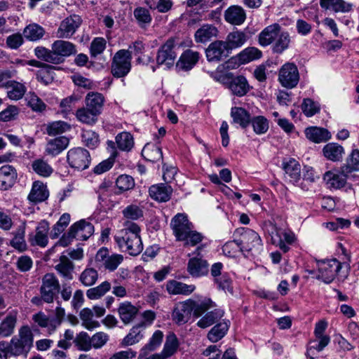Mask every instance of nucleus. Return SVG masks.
<instances>
[{
    "label": "nucleus",
    "mask_w": 359,
    "mask_h": 359,
    "mask_svg": "<svg viewBox=\"0 0 359 359\" xmlns=\"http://www.w3.org/2000/svg\"><path fill=\"white\" fill-rule=\"evenodd\" d=\"M123 229L117 231L114 240L118 248L129 255L135 256L143 250V245L140 238V227L132 221L123 222Z\"/></svg>",
    "instance_id": "nucleus-1"
},
{
    "label": "nucleus",
    "mask_w": 359,
    "mask_h": 359,
    "mask_svg": "<svg viewBox=\"0 0 359 359\" xmlns=\"http://www.w3.org/2000/svg\"><path fill=\"white\" fill-rule=\"evenodd\" d=\"M173 234L178 241H183L185 245L194 246L202 241L203 235L194 229L192 223L187 215L177 214L170 222Z\"/></svg>",
    "instance_id": "nucleus-2"
},
{
    "label": "nucleus",
    "mask_w": 359,
    "mask_h": 359,
    "mask_svg": "<svg viewBox=\"0 0 359 359\" xmlns=\"http://www.w3.org/2000/svg\"><path fill=\"white\" fill-rule=\"evenodd\" d=\"M233 237L240 245L241 253L244 256H254L262 250V241L259 235L248 228H238L233 233Z\"/></svg>",
    "instance_id": "nucleus-3"
},
{
    "label": "nucleus",
    "mask_w": 359,
    "mask_h": 359,
    "mask_svg": "<svg viewBox=\"0 0 359 359\" xmlns=\"http://www.w3.org/2000/svg\"><path fill=\"white\" fill-rule=\"evenodd\" d=\"M34 343V334L28 325L21 326L18 334L12 337L8 344L10 354L18 356L27 355Z\"/></svg>",
    "instance_id": "nucleus-4"
},
{
    "label": "nucleus",
    "mask_w": 359,
    "mask_h": 359,
    "mask_svg": "<svg viewBox=\"0 0 359 359\" xmlns=\"http://www.w3.org/2000/svg\"><path fill=\"white\" fill-rule=\"evenodd\" d=\"M93 225L89 222L81 219L70 226L68 233L62 236L56 243L55 247L58 245L66 247L71 243L74 238L86 241L93 235Z\"/></svg>",
    "instance_id": "nucleus-5"
},
{
    "label": "nucleus",
    "mask_w": 359,
    "mask_h": 359,
    "mask_svg": "<svg viewBox=\"0 0 359 359\" xmlns=\"http://www.w3.org/2000/svg\"><path fill=\"white\" fill-rule=\"evenodd\" d=\"M316 278L326 284L332 283L341 269V263L336 259H323L316 262Z\"/></svg>",
    "instance_id": "nucleus-6"
},
{
    "label": "nucleus",
    "mask_w": 359,
    "mask_h": 359,
    "mask_svg": "<svg viewBox=\"0 0 359 359\" xmlns=\"http://www.w3.org/2000/svg\"><path fill=\"white\" fill-rule=\"evenodd\" d=\"M131 51L122 49L116 52L113 57L111 72L116 78L126 76L131 69Z\"/></svg>",
    "instance_id": "nucleus-7"
},
{
    "label": "nucleus",
    "mask_w": 359,
    "mask_h": 359,
    "mask_svg": "<svg viewBox=\"0 0 359 359\" xmlns=\"http://www.w3.org/2000/svg\"><path fill=\"white\" fill-rule=\"evenodd\" d=\"M176 46L175 39H168L159 48L156 62L158 65H164L166 68L172 67L175 64L177 53L175 50Z\"/></svg>",
    "instance_id": "nucleus-8"
},
{
    "label": "nucleus",
    "mask_w": 359,
    "mask_h": 359,
    "mask_svg": "<svg viewBox=\"0 0 359 359\" xmlns=\"http://www.w3.org/2000/svg\"><path fill=\"white\" fill-rule=\"evenodd\" d=\"M67 159L69 165L79 170H83L89 167L90 156L89 152L81 147L74 148L68 151Z\"/></svg>",
    "instance_id": "nucleus-9"
},
{
    "label": "nucleus",
    "mask_w": 359,
    "mask_h": 359,
    "mask_svg": "<svg viewBox=\"0 0 359 359\" xmlns=\"http://www.w3.org/2000/svg\"><path fill=\"white\" fill-rule=\"evenodd\" d=\"M349 173L343 171V165L325 172L323 180L330 189H339L345 187Z\"/></svg>",
    "instance_id": "nucleus-10"
},
{
    "label": "nucleus",
    "mask_w": 359,
    "mask_h": 359,
    "mask_svg": "<svg viewBox=\"0 0 359 359\" xmlns=\"http://www.w3.org/2000/svg\"><path fill=\"white\" fill-rule=\"evenodd\" d=\"M299 80V71L293 63H285L279 70L278 81L286 88H294Z\"/></svg>",
    "instance_id": "nucleus-11"
},
{
    "label": "nucleus",
    "mask_w": 359,
    "mask_h": 359,
    "mask_svg": "<svg viewBox=\"0 0 359 359\" xmlns=\"http://www.w3.org/2000/svg\"><path fill=\"white\" fill-rule=\"evenodd\" d=\"M60 284L57 278L53 273L46 274L42 279L41 287V299L46 303H51L59 292Z\"/></svg>",
    "instance_id": "nucleus-12"
},
{
    "label": "nucleus",
    "mask_w": 359,
    "mask_h": 359,
    "mask_svg": "<svg viewBox=\"0 0 359 359\" xmlns=\"http://www.w3.org/2000/svg\"><path fill=\"white\" fill-rule=\"evenodd\" d=\"M95 261L97 263H102V266L106 270L114 271L123 262V256L116 253L109 255L107 248H102L96 253Z\"/></svg>",
    "instance_id": "nucleus-13"
},
{
    "label": "nucleus",
    "mask_w": 359,
    "mask_h": 359,
    "mask_svg": "<svg viewBox=\"0 0 359 359\" xmlns=\"http://www.w3.org/2000/svg\"><path fill=\"white\" fill-rule=\"evenodd\" d=\"M82 20L79 15H72L64 19L57 30V37L69 39L81 25Z\"/></svg>",
    "instance_id": "nucleus-14"
},
{
    "label": "nucleus",
    "mask_w": 359,
    "mask_h": 359,
    "mask_svg": "<svg viewBox=\"0 0 359 359\" xmlns=\"http://www.w3.org/2000/svg\"><path fill=\"white\" fill-rule=\"evenodd\" d=\"M54 57H55V64L62 62L63 57H69L76 53V46L72 43L64 41L57 40L51 46Z\"/></svg>",
    "instance_id": "nucleus-15"
},
{
    "label": "nucleus",
    "mask_w": 359,
    "mask_h": 359,
    "mask_svg": "<svg viewBox=\"0 0 359 359\" xmlns=\"http://www.w3.org/2000/svg\"><path fill=\"white\" fill-rule=\"evenodd\" d=\"M225 84L233 95L239 97L245 95L250 90V86L247 79L243 76L235 77H226Z\"/></svg>",
    "instance_id": "nucleus-16"
},
{
    "label": "nucleus",
    "mask_w": 359,
    "mask_h": 359,
    "mask_svg": "<svg viewBox=\"0 0 359 359\" xmlns=\"http://www.w3.org/2000/svg\"><path fill=\"white\" fill-rule=\"evenodd\" d=\"M187 302L190 309H191V313L196 318L215 306V303L208 297H201L189 299Z\"/></svg>",
    "instance_id": "nucleus-17"
},
{
    "label": "nucleus",
    "mask_w": 359,
    "mask_h": 359,
    "mask_svg": "<svg viewBox=\"0 0 359 359\" xmlns=\"http://www.w3.org/2000/svg\"><path fill=\"white\" fill-rule=\"evenodd\" d=\"M48 231L49 224L45 220L41 221L36 229V233L29 235V240L31 245L46 247L48 241Z\"/></svg>",
    "instance_id": "nucleus-18"
},
{
    "label": "nucleus",
    "mask_w": 359,
    "mask_h": 359,
    "mask_svg": "<svg viewBox=\"0 0 359 359\" xmlns=\"http://www.w3.org/2000/svg\"><path fill=\"white\" fill-rule=\"evenodd\" d=\"M271 240L283 252H287L290 250L289 245L294 243L296 238L292 231L279 229L271 236Z\"/></svg>",
    "instance_id": "nucleus-19"
},
{
    "label": "nucleus",
    "mask_w": 359,
    "mask_h": 359,
    "mask_svg": "<svg viewBox=\"0 0 359 359\" xmlns=\"http://www.w3.org/2000/svg\"><path fill=\"white\" fill-rule=\"evenodd\" d=\"M18 173L15 168L8 164L0 168V186L4 190L11 188L15 183Z\"/></svg>",
    "instance_id": "nucleus-20"
},
{
    "label": "nucleus",
    "mask_w": 359,
    "mask_h": 359,
    "mask_svg": "<svg viewBox=\"0 0 359 359\" xmlns=\"http://www.w3.org/2000/svg\"><path fill=\"white\" fill-rule=\"evenodd\" d=\"M228 50L226 42L216 41L211 43L206 49L207 59L208 61H219L227 55Z\"/></svg>",
    "instance_id": "nucleus-21"
},
{
    "label": "nucleus",
    "mask_w": 359,
    "mask_h": 359,
    "mask_svg": "<svg viewBox=\"0 0 359 359\" xmlns=\"http://www.w3.org/2000/svg\"><path fill=\"white\" fill-rule=\"evenodd\" d=\"M224 18L225 21L231 25H241L246 20V13L241 6L233 5L224 11Z\"/></svg>",
    "instance_id": "nucleus-22"
},
{
    "label": "nucleus",
    "mask_w": 359,
    "mask_h": 359,
    "mask_svg": "<svg viewBox=\"0 0 359 359\" xmlns=\"http://www.w3.org/2000/svg\"><path fill=\"white\" fill-rule=\"evenodd\" d=\"M327 325L325 319L316 324V351H322L330 343V337L325 332Z\"/></svg>",
    "instance_id": "nucleus-23"
},
{
    "label": "nucleus",
    "mask_w": 359,
    "mask_h": 359,
    "mask_svg": "<svg viewBox=\"0 0 359 359\" xmlns=\"http://www.w3.org/2000/svg\"><path fill=\"white\" fill-rule=\"evenodd\" d=\"M323 156L332 162H341L345 154L344 148L338 143L330 142L326 144L322 150Z\"/></svg>",
    "instance_id": "nucleus-24"
},
{
    "label": "nucleus",
    "mask_w": 359,
    "mask_h": 359,
    "mask_svg": "<svg viewBox=\"0 0 359 359\" xmlns=\"http://www.w3.org/2000/svg\"><path fill=\"white\" fill-rule=\"evenodd\" d=\"M18 311L12 310L0 323V337H8L14 332L17 321Z\"/></svg>",
    "instance_id": "nucleus-25"
},
{
    "label": "nucleus",
    "mask_w": 359,
    "mask_h": 359,
    "mask_svg": "<svg viewBox=\"0 0 359 359\" xmlns=\"http://www.w3.org/2000/svg\"><path fill=\"white\" fill-rule=\"evenodd\" d=\"M149 193L152 199L158 202H166L170 198L172 189L165 184H157L150 187Z\"/></svg>",
    "instance_id": "nucleus-26"
},
{
    "label": "nucleus",
    "mask_w": 359,
    "mask_h": 359,
    "mask_svg": "<svg viewBox=\"0 0 359 359\" xmlns=\"http://www.w3.org/2000/svg\"><path fill=\"white\" fill-rule=\"evenodd\" d=\"M199 58L198 52L188 49L180 55L177 62V67L182 70H190L196 65Z\"/></svg>",
    "instance_id": "nucleus-27"
},
{
    "label": "nucleus",
    "mask_w": 359,
    "mask_h": 359,
    "mask_svg": "<svg viewBox=\"0 0 359 359\" xmlns=\"http://www.w3.org/2000/svg\"><path fill=\"white\" fill-rule=\"evenodd\" d=\"M84 102L85 106L98 115H100L103 109L105 99L102 93L91 91L87 93Z\"/></svg>",
    "instance_id": "nucleus-28"
},
{
    "label": "nucleus",
    "mask_w": 359,
    "mask_h": 359,
    "mask_svg": "<svg viewBox=\"0 0 359 359\" xmlns=\"http://www.w3.org/2000/svg\"><path fill=\"white\" fill-rule=\"evenodd\" d=\"M48 196L49 192L46 185L38 180L33 182L27 198L31 202L40 203L46 200Z\"/></svg>",
    "instance_id": "nucleus-29"
},
{
    "label": "nucleus",
    "mask_w": 359,
    "mask_h": 359,
    "mask_svg": "<svg viewBox=\"0 0 359 359\" xmlns=\"http://www.w3.org/2000/svg\"><path fill=\"white\" fill-rule=\"evenodd\" d=\"M187 270L191 276L201 277L208 274V264L201 258L194 257L189 260Z\"/></svg>",
    "instance_id": "nucleus-30"
},
{
    "label": "nucleus",
    "mask_w": 359,
    "mask_h": 359,
    "mask_svg": "<svg viewBox=\"0 0 359 359\" xmlns=\"http://www.w3.org/2000/svg\"><path fill=\"white\" fill-rule=\"evenodd\" d=\"M138 311L137 307L128 301L121 303L118 308L119 318L125 325L130 323L135 318Z\"/></svg>",
    "instance_id": "nucleus-31"
},
{
    "label": "nucleus",
    "mask_w": 359,
    "mask_h": 359,
    "mask_svg": "<svg viewBox=\"0 0 359 359\" xmlns=\"http://www.w3.org/2000/svg\"><path fill=\"white\" fill-rule=\"evenodd\" d=\"M191 314L187 300L179 302L175 306L172 312V320L177 324L181 325L187 323Z\"/></svg>",
    "instance_id": "nucleus-32"
},
{
    "label": "nucleus",
    "mask_w": 359,
    "mask_h": 359,
    "mask_svg": "<svg viewBox=\"0 0 359 359\" xmlns=\"http://www.w3.org/2000/svg\"><path fill=\"white\" fill-rule=\"evenodd\" d=\"M280 26L273 24L265 27L259 34V43L262 46H267L275 41L280 32Z\"/></svg>",
    "instance_id": "nucleus-33"
},
{
    "label": "nucleus",
    "mask_w": 359,
    "mask_h": 359,
    "mask_svg": "<svg viewBox=\"0 0 359 359\" xmlns=\"http://www.w3.org/2000/svg\"><path fill=\"white\" fill-rule=\"evenodd\" d=\"M7 97L11 100H19L25 95L27 88L20 82L15 81H9L6 83Z\"/></svg>",
    "instance_id": "nucleus-34"
},
{
    "label": "nucleus",
    "mask_w": 359,
    "mask_h": 359,
    "mask_svg": "<svg viewBox=\"0 0 359 359\" xmlns=\"http://www.w3.org/2000/svg\"><path fill=\"white\" fill-rule=\"evenodd\" d=\"M195 288L194 285H187L175 280H168L166 283V290L170 294L188 295L192 293Z\"/></svg>",
    "instance_id": "nucleus-35"
},
{
    "label": "nucleus",
    "mask_w": 359,
    "mask_h": 359,
    "mask_svg": "<svg viewBox=\"0 0 359 359\" xmlns=\"http://www.w3.org/2000/svg\"><path fill=\"white\" fill-rule=\"evenodd\" d=\"M69 139L61 136L48 141L46 147V152L51 156H56L65 150L69 145Z\"/></svg>",
    "instance_id": "nucleus-36"
},
{
    "label": "nucleus",
    "mask_w": 359,
    "mask_h": 359,
    "mask_svg": "<svg viewBox=\"0 0 359 359\" xmlns=\"http://www.w3.org/2000/svg\"><path fill=\"white\" fill-rule=\"evenodd\" d=\"M74 268V264L65 255H62L60 257L59 263L55 267L57 273L68 280L73 279Z\"/></svg>",
    "instance_id": "nucleus-37"
},
{
    "label": "nucleus",
    "mask_w": 359,
    "mask_h": 359,
    "mask_svg": "<svg viewBox=\"0 0 359 359\" xmlns=\"http://www.w3.org/2000/svg\"><path fill=\"white\" fill-rule=\"evenodd\" d=\"M231 117L233 123L238 124L241 128H247L250 123L251 116L250 113L242 107H233L231 109Z\"/></svg>",
    "instance_id": "nucleus-38"
},
{
    "label": "nucleus",
    "mask_w": 359,
    "mask_h": 359,
    "mask_svg": "<svg viewBox=\"0 0 359 359\" xmlns=\"http://www.w3.org/2000/svg\"><path fill=\"white\" fill-rule=\"evenodd\" d=\"M283 168L285 174L290 177V182H297L301 175V167L299 163L294 158L283 163Z\"/></svg>",
    "instance_id": "nucleus-39"
},
{
    "label": "nucleus",
    "mask_w": 359,
    "mask_h": 359,
    "mask_svg": "<svg viewBox=\"0 0 359 359\" xmlns=\"http://www.w3.org/2000/svg\"><path fill=\"white\" fill-rule=\"evenodd\" d=\"M217 29L212 25H204L195 33L194 38L197 43H205L217 34Z\"/></svg>",
    "instance_id": "nucleus-40"
},
{
    "label": "nucleus",
    "mask_w": 359,
    "mask_h": 359,
    "mask_svg": "<svg viewBox=\"0 0 359 359\" xmlns=\"http://www.w3.org/2000/svg\"><path fill=\"white\" fill-rule=\"evenodd\" d=\"M144 338V330L140 325H134L129 331L128 334L121 340L122 346H130L137 344Z\"/></svg>",
    "instance_id": "nucleus-41"
},
{
    "label": "nucleus",
    "mask_w": 359,
    "mask_h": 359,
    "mask_svg": "<svg viewBox=\"0 0 359 359\" xmlns=\"http://www.w3.org/2000/svg\"><path fill=\"white\" fill-rule=\"evenodd\" d=\"M224 311L221 309H215L213 311L208 312L197 323V325L201 328H206L217 323L224 316Z\"/></svg>",
    "instance_id": "nucleus-42"
},
{
    "label": "nucleus",
    "mask_w": 359,
    "mask_h": 359,
    "mask_svg": "<svg viewBox=\"0 0 359 359\" xmlns=\"http://www.w3.org/2000/svg\"><path fill=\"white\" fill-rule=\"evenodd\" d=\"M229 327V321L223 320L215 325L208 332V339L211 342H217L223 338Z\"/></svg>",
    "instance_id": "nucleus-43"
},
{
    "label": "nucleus",
    "mask_w": 359,
    "mask_h": 359,
    "mask_svg": "<svg viewBox=\"0 0 359 359\" xmlns=\"http://www.w3.org/2000/svg\"><path fill=\"white\" fill-rule=\"evenodd\" d=\"M98 115L86 106L79 108L76 111V117L77 120L87 125H94L97 121Z\"/></svg>",
    "instance_id": "nucleus-44"
},
{
    "label": "nucleus",
    "mask_w": 359,
    "mask_h": 359,
    "mask_svg": "<svg viewBox=\"0 0 359 359\" xmlns=\"http://www.w3.org/2000/svg\"><path fill=\"white\" fill-rule=\"evenodd\" d=\"M142 156L149 161L157 162L163 158L161 149L152 143H147L142 151Z\"/></svg>",
    "instance_id": "nucleus-45"
},
{
    "label": "nucleus",
    "mask_w": 359,
    "mask_h": 359,
    "mask_svg": "<svg viewBox=\"0 0 359 359\" xmlns=\"http://www.w3.org/2000/svg\"><path fill=\"white\" fill-rule=\"evenodd\" d=\"M31 165L33 171L42 177H48L53 172L52 166L43 158L34 160Z\"/></svg>",
    "instance_id": "nucleus-46"
},
{
    "label": "nucleus",
    "mask_w": 359,
    "mask_h": 359,
    "mask_svg": "<svg viewBox=\"0 0 359 359\" xmlns=\"http://www.w3.org/2000/svg\"><path fill=\"white\" fill-rule=\"evenodd\" d=\"M179 342L177 337L174 334H170L167 336L163 348L161 353H158L162 359H165L172 356L177 350Z\"/></svg>",
    "instance_id": "nucleus-47"
},
{
    "label": "nucleus",
    "mask_w": 359,
    "mask_h": 359,
    "mask_svg": "<svg viewBox=\"0 0 359 359\" xmlns=\"http://www.w3.org/2000/svg\"><path fill=\"white\" fill-rule=\"evenodd\" d=\"M98 271L93 267H86L79 275V280L85 287L94 285L98 280Z\"/></svg>",
    "instance_id": "nucleus-48"
},
{
    "label": "nucleus",
    "mask_w": 359,
    "mask_h": 359,
    "mask_svg": "<svg viewBox=\"0 0 359 359\" xmlns=\"http://www.w3.org/2000/svg\"><path fill=\"white\" fill-rule=\"evenodd\" d=\"M111 288V283L107 281H103L96 287H91L86 291V296L90 300H95L103 297Z\"/></svg>",
    "instance_id": "nucleus-49"
},
{
    "label": "nucleus",
    "mask_w": 359,
    "mask_h": 359,
    "mask_svg": "<svg viewBox=\"0 0 359 359\" xmlns=\"http://www.w3.org/2000/svg\"><path fill=\"white\" fill-rule=\"evenodd\" d=\"M45 34L44 29L36 23L27 25L23 31L25 37L29 41H35L41 39Z\"/></svg>",
    "instance_id": "nucleus-50"
},
{
    "label": "nucleus",
    "mask_w": 359,
    "mask_h": 359,
    "mask_svg": "<svg viewBox=\"0 0 359 359\" xmlns=\"http://www.w3.org/2000/svg\"><path fill=\"white\" fill-rule=\"evenodd\" d=\"M245 34L240 31H234L227 35L226 44L229 49L236 48L242 46L246 41Z\"/></svg>",
    "instance_id": "nucleus-51"
},
{
    "label": "nucleus",
    "mask_w": 359,
    "mask_h": 359,
    "mask_svg": "<svg viewBox=\"0 0 359 359\" xmlns=\"http://www.w3.org/2000/svg\"><path fill=\"white\" fill-rule=\"evenodd\" d=\"M55 70L54 67L44 65L36 72L37 80L46 86L50 84L54 80Z\"/></svg>",
    "instance_id": "nucleus-52"
},
{
    "label": "nucleus",
    "mask_w": 359,
    "mask_h": 359,
    "mask_svg": "<svg viewBox=\"0 0 359 359\" xmlns=\"http://www.w3.org/2000/svg\"><path fill=\"white\" fill-rule=\"evenodd\" d=\"M163 338V332L161 330L155 331L148 343L141 348V354L147 355L149 352L156 350L161 344Z\"/></svg>",
    "instance_id": "nucleus-53"
},
{
    "label": "nucleus",
    "mask_w": 359,
    "mask_h": 359,
    "mask_svg": "<svg viewBox=\"0 0 359 359\" xmlns=\"http://www.w3.org/2000/svg\"><path fill=\"white\" fill-rule=\"evenodd\" d=\"M32 320L40 327L46 328L49 335L53 334L56 331L55 329H53V327H53L52 319L41 311L34 314L32 316Z\"/></svg>",
    "instance_id": "nucleus-54"
},
{
    "label": "nucleus",
    "mask_w": 359,
    "mask_h": 359,
    "mask_svg": "<svg viewBox=\"0 0 359 359\" xmlns=\"http://www.w3.org/2000/svg\"><path fill=\"white\" fill-rule=\"evenodd\" d=\"M82 321V326L88 330H92L100 327L98 321L93 319V312L88 308L83 309L79 314Z\"/></svg>",
    "instance_id": "nucleus-55"
},
{
    "label": "nucleus",
    "mask_w": 359,
    "mask_h": 359,
    "mask_svg": "<svg viewBox=\"0 0 359 359\" xmlns=\"http://www.w3.org/2000/svg\"><path fill=\"white\" fill-rule=\"evenodd\" d=\"M91 337L86 332H81L76 334L74 344L79 351H89L92 348Z\"/></svg>",
    "instance_id": "nucleus-56"
},
{
    "label": "nucleus",
    "mask_w": 359,
    "mask_h": 359,
    "mask_svg": "<svg viewBox=\"0 0 359 359\" xmlns=\"http://www.w3.org/2000/svg\"><path fill=\"white\" fill-rule=\"evenodd\" d=\"M343 171L351 173L359 170V150L353 149L350 155L346 158V163L342 165Z\"/></svg>",
    "instance_id": "nucleus-57"
},
{
    "label": "nucleus",
    "mask_w": 359,
    "mask_h": 359,
    "mask_svg": "<svg viewBox=\"0 0 359 359\" xmlns=\"http://www.w3.org/2000/svg\"><path fill=\"white\" fill-rule=\"evenodd\" d=\"M116 143L119 149L130 151L134 145L133 137L130 133L122 132L116 135Z\"/></svg>",
    "instance_id": "nucleus-58"
},
{
    "label": "nucleus",
    "mask_w": 359,
    "mask_h": 359,
    "mask_svg": "<svg viewBox=\"0 0 359 359\" xmlns=\"http://www.w3.org/2000/svg\"><path fill=\"white\" fill-rule=\"evenodd\" d=\"M253 131L257 135H262L266 133L269 128L268 119L264 116H257L250 119V123Z\"/></svg>",
    "instance_id": "nucleus-59"
},
{
    "label": "nucleus",
    "mask_w": 359,
    "mask_h": 359,
    "mask_svg": "<svg viewBox=\"0 0 359 359\" xmlns=\"http://www.w3.org/2000/svg\"><path fill=\"white\" fill-rule=\"evenodd\" d=\"M70 129V126L62 121H53L46 126V133L50 136H55L67 132Z\"/></svg>",
    "instance_id": "nucleus-60"
},
{
    "label": "nucleus",
    "mask_w": 359,
    "mask_h": 359,
    "mask_svg": "<svg viewBox=\"0 0 359 359\" xmlns=\"http://www.w3.org/2000/svg\"><path fill=\"white\" fill-rule=\"evenodd\" d=\"M27 105L34 111H43L46 105L43 101L34 92H29L26 96Z\"/></svg>",
    "instance_id": "nucleus-61"
},
{
    "label": "nucleus",
    "mask_w": 359,
    "mask_h": 359,
    "mask_svg": "<svg viewBox=\"0 0 359 359\" xmlns=\"http://www.w3.org/2000/svg\"><path fill=\"white\" fill-rule=\"evenodd\" d=\"M273 46V50L277 53H281L288 48L290 43V37L287 32H279Z\"/></svg>",
    "instance_id": "nucleus-62"
},
{
    "label": "nucleus",
    "mask_w": 359,
    "mask_h": 359,
    "mask_svg": "<svg viewBox=\"0 0 359 359\" xmlns=\"http://www.w3.org/2000/svg\"><path fill=\"white\" fill-rule=\"evenodd\" d=\"M11 245L15 249L20 252H23L27 249V244L25 240V227L18 229L11 241Z\"/></svg>",
    "instance_id": "nucleus-63"
},
{
    "label": "nucleus",
    "mask_w": 359,
    "mask_h": 359,
    "mask_svg": "<svg viewBox=\"0 0 359 359\" xmlns=\"http://www.w3.org/2000/svg\"><path fill=\"white\" fill-rule=\"evenodd\" d=\"M81 137L83 144L90 149L96 148L100 143L98 135L93 130H83Z\"/></svg>",
    "instance_id": "nucleus-64"
}]
</instances>
